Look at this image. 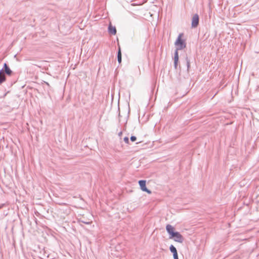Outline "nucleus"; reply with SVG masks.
Segmentation results:
<instances>
[{"label": "nucleus", "mask_w": 259, "mask_h": 259, "mask_svg": "<svg viewBox=\"0 0 259 259\" xmlns=\"http://www.w3.org/2000/svg\"><path fill=\"white\" fill-rule=\"evenodd\" d=\"M3 65H7V63H4L3 64Z\"/></svg>", "instance_id": "393cba45"}, {"label": "nucleus", "mask_w": 259, "mask_h": 259, "mask_svg": "<svg viewBox=\"0 0 259 259\" xmlns=\"http://www.w3.org/2000/svg\"><path fill=\"white\" fill-rule=\"evenodd\" d=\"M81 222H82L83 223H84V224H90V222H85V221H82Z\"/></svg>", "instance_id": "2eb2a0df"}, {"label": "nucleus", "mask_w": 259, "mask_h": 259, "mask_svg": "<svg viewBox=\"0 0 259 259\" xmlns=\"http://www.w3.org/2000/svg\"><path fill=\"white\" fill-rule=\"evenodd\" d=\"M169 250L173 254H175V253H178L176 248L173 245H171L170 246Z\"/></svg>", "instance_id": "9d476101"}, {"label": "nucleus", "mask_w": 259, "mask_h": 259, "mask_svg": "<svg viewBox=\"0 0 259 259\" xmlns=\"http://www.w3.org/2000/svg\"><path fill=\"white\" fill-rule=\"evenodd\" d=\"M130 139L132 142H135L137 140V137L135 136H132Z\"/></svg>", "instance_id": "9b49d317"}, {"label": "nucleus", "mask_w": 259, "mask_h": 259, "mask_svg": "<svg viewBox=\"0 0 259 259\" xmlns=\"http://www.w3.org/2000/svg\"><path fill=\"white\" fill-rule=\"evenodd\" d=\"M119 122H120V121H121V118H120V117H121V115H120V113L119 114Z\"/></svg>", "instance_id": "6ab92c4d"}, {"label": "nucleus", "mask_w": 259, "mask_h": 259, "mask_svg": "<svg viewBox=\"0 0 259 259\" xmlns=\"http://www.w3.org/2000/svg\"><path fill=\"white\" fill-rule=\"evenodd\" d=\"M122 132H119V133H118V136H119V137H121V135H122Z\"/></svg>", "instance_id": "a211bd4d"}, {"label": "nucleus", "mask_w": 259, "mask_h": 259, "mask_svg": "<svg viewBox=\"0 0 259 259\" xmlns=\"http://www.w3.org/2000/svg\"><path fill=\"white\" fill-rule=\"evenodd\" d=\"M138 183L140 185V188L142 190V191L144 192H146L148 194H151V191L147 188L146 187V180H140L138 182Z\"/></svg>", "instance_id": "20e7f679"}, {"label": "nucleus", "mask_w": 259, "mask_h": 259, "mask_svg": "<svg viewBox=\"0 0 259 259\" xmlns=\"http://www.w3.org/2000/svg\"><path fill=\"white\" fill-rule=\"evenodd\" d=\"M190 67V66H189V65L187 66V70H189V68Z\"/></svg>", "instance_id": "aec40b11"}, {"label": "nucleus", "mask_w": 259, "mask_h": 259, "mask_svg": "<svg viewBox=\"0 0 259 259\" xmlns=\"http://www.w3.org/2000/svg\"><path fill=\"white\" fill-rule=\"evenodd\" d=\"M117 61L119 64H120L121 62V53L120 50L119 49L117 53Z\"/></svg>", "instance_id": "1a4fd4ad"}, {"label": "nucleus", "mask_w": 259, "mask_h": 259, "mask_svg": "<svg viewBox=\"0 0 259 259\" xmlns=\"http://www.w3.org/2000/svg\"><path fill=\"white\" fill-rule=\"evenodd\" d=\"M124 119H125V123H126V122H127V118H126V117H125Z\"/></svg>", "instance_id": "412c9836"}, {"label": "nucleus", "mask_w": 259, "mask_h": 259, "mask_svg": "<svg viewBox=\"0 0 259 259\" xmlns=\"http://www.w3.org/2000/svg\"><path fill=\"white\" fill-rule=\"evenodd\" d=\"M123 141H124V142L126 144H128L129 143V139L128 137H125L123 138Z\"/></svg>", "instance_id": "f8f14e48"}, {"label": "nucleus", "mask_w": 259, "mask_h": 259, "mask_svg": "<svg viewBox=\"0 0 259 259\" xmlns=\"http://www.w3.org/2000/svg\"><path fill=\"white\" fill-rule=\"evenodd\" d=\"M183 33H180L176 41L175 42V45L177 46V50H181L186 48V44L184 39L182 38L183 36Z\"/></svg>", "instance_id": "f03ea898"}, {"label": "nucleus", "mask_w": 259, "mask_h": 259, "mask_svg": "<svg viewBox=\"0 0 259 259\" xmlns=\"http://www.w3.org/2000/svg\"><path fill=\"white\" fill-rule=\"evenodd\" d=\"M185 59V56H180V60H182L183 59Z\"/></svg>", "instance_id": "f3484780"}, {"label": "nucleus", "mask_w": 259, "mask_h": 259, "mask_svg": "<svg viewBox=\"0 0 259 259\" xmlns=\"http://www.w3.org/2000/svg\"><path fill=\"white\" fill-rule=\"evenodd\" d=\"M178 66H177V65L175 66V69H177Z\"/></svg>", "instance_id": "5701e85b"}, {"label": "nucleus", "mask_w": 259, "mask_h": 259, "mask_svg": "<svg viewBox=\"0 0 259 259\" xmlns=\"http://www.w3.org/2000/svg\"><path fill=\"white\" fill-rule=\"evenodd\" d=\"M166 230L169 234V237H171L176 232L175 231L174 227L169 224H168L166 226Z\"/></svg>", "instance_id": "423d86ee"}, {"label": "nucleus", "mask_w": 259, "mask_h": 259, "mask_svg": "<svg viewBox=\"0 0 259 259\" xmlns=\"http://www.w3.org/2000/svg\"><path fill=\"white\" fill-rule=\"evenodd\" d=\"M173 257L174 259H179L178 253L173 254Z\"/></svg>", "instance_id": "4468645a"}, {"label": "nucleus", "mask_w": 259, "mask_h": 259, "mask_svg": "<svg viewBox=\"0 0 259 259\" xmlns=\"http://www.w3.org/2000/svg\"><path fill=\"white\" fill-rule=\"evenodd\" d=\"M81 222H82L83 223H84V224H90V222H85V221H82Z\"/></svg>", "instance_id": "dca6fc26"}, {"label": "nucleus", "mask_w": 259, "mask_h": 259, "mask_svg": "<svg viewBox=\"0 0 259 259\" xmlns=\"http://www.w3.org/2000/svg\"><path fill=\"white\" fill-rule=\"evenodd\" d=\"M199 24V16L195 14L193 15L192 19L191 26L192 27L195 28Z\"/></svg>", "instance_id": "39448f33"}, {"label": "nucleus", "mask_w": 259, "mask_h": 259, "mask_svg": "<svg viewBox=\"0 0 259 259\" xmlns=\"http://www.w3.org/2000/svg\"><path fill=\"white\" fill-rule=\"evenodd\" d=\"M208 6H209V7H210V2H209L208 3Z\"/></svg>", "instance_id": "4be33fe9"}, {"label": "nucleus", "mask_w": 259, "mask_h": 259, "mask_svg": "<svg viewBox=\"0 0 259 259\" xmlns=\"http://www.w3.org/2000/svg\"><path fill=\"white\" fill-rule=\"evenodd\" d=\"M3 206V205H0V209Z\"/></svg>", "instance_id": "b1692460"}, {"label": "nucleus", "mask_w": 259, "mask_h": 259, "mask_svg": "<svg viewBox=\"0 0 259 259\" xmlns=\"http://www.w3.org/2000/svg\"><path fill=\"white\" fill-rule=\"evenodd\" d=\"M12 71L9 68V66H4L3 68L0 70V84L6 80V75H11Z\"/></svg>", "instance_id": "f257e3e1"}, {"label": "nucleus", "mask_w": 259, "mask_h": 259, "mask_svg": "<svg viewBox=\"0 0 259 259\" xmlns=\"http://www.w3.org/2000/svg\"><path fill=\"white\" fill-rule=\"evenodd\" d=\"M169 238L179 243H182L184 240V238L179 232H176L171 237H169Z\"/></svg>", "instance_id": "7ed1b4c3"}, {"label": "nucleus", "mask_w": 259, "mask_h": 259, "mask_svg": "<svg viewBox=\"0 0 259 259\" xmlns=\"http://www.w3.org/2000/svg\"><path fill=\"white\" fill-rule=\"evenodd\" d=\"M185 62L186 65H190V62L187 57L185 59V62H183V63H185Z\"/></svg>", "instance_id": "ddd939ff"}, {"label": "nucleus", "mask_w": 259, "mask_h": 259, "mask_svg": "<svg viewBox=\"0 0 259 259\" xmlns=\"http://www.w3.org/2000/svg\"><path fill=\"white\" fill-rule=\"evenodd\" d=\"M108 32L109 33L115 35L116 33V29L115 26H113L111 25H110L108 26Z\"/></svg>", "instance_id": "0eeeda50"}, {"label": "nucleus", "mask_w": 259, "mask_h": 259, "mask_svg": "<svg viewBox=\"0 0 259 259\" xmlns=\"http://www.w3.org/2000/svg\"><path fill=\"white\" fill-rule=\"evenodd\" d=\"M174 65H178V61H179V54L178 50H176L175 52V55L174 58Z\"/></svg>", "instance_id": "6e6552de"}]
</instances>
